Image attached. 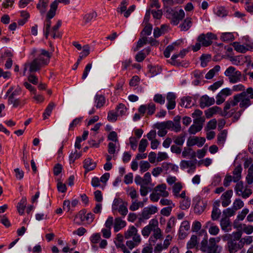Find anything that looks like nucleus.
I'll return each instance as SVG.
<instances>
[{
  "label": "nucleus",
  "mask_w": 253,
  "mask_h": 253,
  "mask_svg": "<svg viewBox=\"0 0 253 253\" xmlns=\"http://www.w3.org/2000/svg\"><path fill=\"white\" fill-rule=\"evenodd\" d=\"M143 204L142 202H136V201H132L131 205L129 207V210L131 211L137 210L140 207H143Z\"/></svg>",
  "instance_id": "338daca9"
},
{
  "label": "nucleus",
  "mask_w": 253,
  "mask_h": 253,
  "mask_svg": "<svg viewBox=\"0 0 253 253\" xmlns=\"http://www.w3.org/2000/svg\"><path fill=\"white\" fill-rule=\"evenodd\" d=\"M174 121L172 122L173 125H172V130L175 132H178L181 130V125L180 123V117L178 116L175 117L174 119Z\"/></svg>",
  "instance_id": "f704fd0d"
},
{
  "label": "nucleus",
  "mask_w": 253,
  "mask_h": 253,
  "mask_svg": "<svg viewBox=\"0 0 253 253\" xmlns=\"http://www.w3.org/2000/svg\"><path fill=\"white\" fill-rule=\"evenodd\" d=\"M176 96L173 92H169L167 94L166 99L168 102L167 107L168 110L173 109L176 106L175 99Z\"/></svg>",
  "instance_id": "2eb2a0df"
},
{
  "label": "nucleus",
  "mask_w": 253,
  "mask_h": 253,
  "mask_svg": "<svg viewBox=\"0 0 253 253\" xmlns=\"http://www.w3.org/2000/svg\"><path fill=\"white\" fill-rule=\"evenodd\" d=\"M216 39L214 34L212 33L209 32L206 34H200L197 39V42H201L204 46H208L212 43V40Z\"/></svg>",
  "instance_id": "39448f33"
},
{
  "label": "nucleus",
  "mask_w": 253,
  "mask_h": 253,
  "mask_svg": "<svg viewBox=\"0 0 253 253\" xmlns=\"http://www.w3.org/2000/svg\"><path fill=\"white\" fill-rule=\"evenodd\" d=\"M158 225V221L156 220L152 219L150 221L148 225L145 226L141 231L142 235L144 237H148L150 234L153 228Z\"/></svg>",
  "instance_id": "9d476101"
},
{
  "label": "nucleus",
  "mask_w": 253,
  "mask_h": 253,
  "mask_svg": "<svg viewBox=\"0 0 253 253\" xmlns=\"http://www.w3.org/2000/svg\"><path fill=\"white\" fill-rule=\"evenodd\" d=\"M48 0H40L37 5V8L40 11L42 15L45 13L46 7L48 5Z\"/></svg>",
  "instance_id": "2f4dec72"
},
{
  "label": "nucleus",
  "mask_w": 253,
  "mask_h": 253,
  "mask_svg": "<svg viewBox=\"0 0 253 253\" xmlns=\"http://www.w3.org/2000/svg\"><path fill=\"white\" fill-rule=\"evenodd\" d=\"M155 192H156L161 197H168L169 195V193L167 191V185L166 184H159L156 186L154 189Z\"/></svg>",
  "instance_id": "aec40b11"
},
{
  "label": "nucleus",
  "mask_w": 253,
  "mask_h": 253,
  "mask_svg": "<svg viewBox=\"0 0 253 253\" xmlns=\"http://www.w3.org/2000/svg\"><path fill=\"white\" fill-rule=\"evenodd\" d=\"M26 103L25 100L22 99L20 98H8V104L12 105L13 107L17 108L19 106L21 107Z\"/></svg>",
  "instance_id": "5701e85b"
},
{
  "label": "nucleus",
  "mask_w": 253,
  "mask_h": 253,
  "mask_svg": "<svg viewBox=\"0 0 253 253\" xmlns=\"http://www.w3.org/2000/svg\"><path fill=\"white\" fill-rule=\"evenodd\" d=\"M206 208V205L203 201H198L194 207V211L199 214L204 211Z\"/></svg>",
  "instance_id": "ea45409f"
},
{
  "label": "nucleus",
  "mask_w": 253,
  "mask_h": 253,
  "mask_svg": "<svg viewBox=\"0 0 253 253\" xmlns=\"http://www.w3.org/2000/svg\"><path fill=\"white\" fill-rule=\"evenodd\" d=\"M180 167L183 169L190 168V169L188 170V172H190V170L194 171L196 169L195 163L192 161L182 160L180 163Z\"/></svg>",
  "instance_id": "393cba45"
},
{
  "label": "nucleus",
  "mask_w": 253,
  "mask_h": 253,
  "mask_svg": "<svg viewBox=\"0 0 253 253\" xmlns=\"http://www.w3.org/2000/svg\"><path fill=\"white\" fill-rule=\"evenodd\" d=\"M126 192L127 195L129 196L132 200L134 199L135 198L138 197L137 191L135 190V189L133 187H131L130 188H127L126 190Z\"/></svg>",
  "instance_id": "13d9d810"
},
{
  "label": "nucleus",
  "mask_w": 253,
  "mask_h": 253,
  "mask_svg": "<svg viewBox=\"0 0 253 253\" xmlns=\"http://www.w3.org/2000/svg\"><path fill=\"white\" fill-rule=\"evenodd\" d=\"M180 105L181 106L185 108L191 107L193 105L192 102V97L186 96L182 98L180 100Z\"/></svg>",
  "instance_id": "72a5a7b5"
},
{
  "label": "nucleus",
  "mask_w": 253,
  "mask_h": 253,
  "mask_svg": "<svg viewBox=\"0 0 253 253\" xmlns=\"http://www.w3.org/2000/svg\"><path fill=\"white\" fill-rule=\"evenodd\" d=\"M175 223V218L174 217H171L167 223L166 232L169 233L170 232L171 228L174 226Z\"/></svg>",
  "instance_id": "6e6d98bb"
},
{
  "label": "nucleus",
  "mask_w": 253,
  "mask_h": 253,
  "mask_svg": "<svg viewBox=\"0 0 253 253\" xmlns=\"http://www.w3.org/2000/svg\"><path fill=\"white\" fill-rule=\"evenodd\" d=\"M50 57L51 54L48 51L42 49L40 50V54L37 59L42 65H46L49 62Z\"/></svg>",
  "instance_id": "4468645a"
},
{
  "label": "nucleus",
  "mask_w": 253,
  "mask_h": 253,
  "mask_svg": "<svg viewBox=\"0 0 253 253\" xmlns=\"http://www.w3.org/2000/svg\"><path fill=\"white\" fill-rule=\"evenodd\" d=\"M21 92V89L19 86H17L15 88L13 86H11L7 91L5 96L8 97V98H15L16 96L20 94Z\"/></svg>",
  "instance_id": "b1692460"
},
{
  "label": "nucleus",
  "mask_w": 253,
  "mask_h": 253,
  "mask_svg": "<svg viewBox=\"0 0 253 253\" xmlns=\"http://www.w3.org/2000/svg\"><path fill=\"white\" fill-rule=\"evenodd\" d=\"M242 171V167L239 165L235 168L233 171V174L234 175L233 177V181L234 182H238L241 177V172Z\"/></svg>",
  "instance_id": "473e14b6"
},
{
  "label": "nucleus",
  "mask_w": 253,
  "mask_h": 253,
  "mask_svg": "<svg viewBox=\"0 0 253 253\" xmlns=\"http://www.w3.org/2000/svg\"><path fill=\"white\" fill-rule=\"evenodd\" d=\"M101 239V236L99 233L93 234L90 237V241L93 244H95L99 242Z\"/></svg>",
  "instance_id": "774afa93"
},
{
  "label": "nucleus",
  "mask_w": 253,
  "mask_h": 253,
  "mask_svg": "<svg viewBox=\"0 0 253 253\" xmlns=\"http://www.w3.org/2000/svg\"><path fill=\"white\" fill-rule=\"evenodd\" d=\"M126 225L125 221L122 220L120 217H117L114 220V230L117 232Z\"/></svg>",
  "instance_id": "c756f323"
},
{
  "label": "nucleus",
  "mask_w": 253,
  "mask_h": 253,
  "mask_svg": "<svg viewBox=\"0 0 253 253\" xmlns=\"http://www.w3.org/2000/svg\"><path fill=\"white\" fill-rule=\"evenodd\" d=\"M253 99V88L251 87H248L246 91L234 95L232 99L230 98L225 103L222 116L231 117L238 110V107H234L237 106L239 103L241 108H248L252 104L251 99Z\"/></svg>",
  "instance_id": "f257e3e1"
},
{
  "label": "nucleus",
  "mask_w": 253,
  "mask_h": 253,
  "mask_svg": "<svg viewBox=\"0 0 253 253\" xmlns=\"http://www.w3.org/2000/svg\"><path fill=\"white\" fill-rule=\"evenodd\" d=\"M227 248L230 253H235L243 247L240 242L237 243L235 240H233L227 242Z\"/></svg>",
  "instance_id": "f3484780"
},
{
  "label": "nucleus",
  "mask_w": 253,
  "mask_h": 253,
  "mask_svg": "<svg viewBox=\"0 0 253 253\" xmlns=\"http://www.w3.org/2000/svg\"><path fill=\"white\" fill-rule=\"evenodd\" d=\"M224 75L228 77L230 83L233 84L239 82L242 77L241 72L236 70L235 68L232 66L229 67L226 70Z\"/></svg>",
  "instance_id": "20e7f679"
},
{
  "label": "nucleus",
  "mask_w": 253,
  "mask_h": 253,
  "mask_svg": "<svg viewBox=\"0 0 253 253\" xmlns=\"http://www.w3.org/2000/svg\"><path fill=\"white\" fill-rule=\"evenodd\" d=\"M233 195L232 190H228L222 194L221 199L222 201V206L223 207H226L231 203V200Z\"/></svg>",
  "instance_id": "a211bd4d"
},
{
  "label": "nucleus",
  "mask_w": 253,
  "mask_h": 253,
  "mask_svg": "<svg viewBox=\"0 0 253 253\" xmlns=\"http://www.w3.org/2000/svg\"><path fill=\"white\" fill-rule=\"evenodd\" d=\"M211 56L210 54H203L200 57L201 65L202 67H205L208 63L211 60Z\"/></svg>",
  "instance_id": "79ce46f5"
},
{
  "label": "nucleus",
  "mask_w": 253,
  "mask_h": 253,
  "mask_svg": "<svg viewBox=\"0 0 253 253\" xmlns=\"http://www.w3.org/2000/svg\"><path fill=\"white\" fill-rule=\"evenodd\" d=\"M96 167V163L89 158L85 159L84 161V168L85 169L86 172L93 170Z\"/></svg>",
  "instance_id": "bb28decb"
},
{
  "label": "nucleus",
  "mask_w": 253,
  "mask_h": 253,
  "mask_svg": "<svg viewBox=\"0 0 253 253\" xmlns=\"http://www.w3.org/2000/svg\"><path fill=\"white\" fill-rule=\"evenodd\" d=\"M220 210L218 208L214 206L211 212V218L212 220L214 221L217 220L220 217Z\"/></svg>",
  "instance_id": "de8ad7c7"
},
{
  "label": "nucleus",
  "mask_w": 253,
  "mask_h": 253,
  "mask_svg": "<svg viewBox=\"0 0 253 253\" xmlns=\"http://www.w3.org/2000/svg\"><path fill=\"white\" fill-rule=\"evenodd\" d=\"M148 143L146 139H142L139 143L138 150L140 152H144L147 146Z\"/></svg>",
  "instance_id": "680f3d73"
},
{
  "label": "nucleus",
  "mask_w": 253,
  "mask_h": 253,
  "mask_svg": "<svg viewBox=\"0 0 253 253\" xmlns=\"http://www.w3.org/2000/svg\"><path fill=\"white\" fill-rule=\"evenodd\" d=\"M152 231H153V234L150 236L152 237V239L157 238L160 240H162L163 239L162 231L160 228L158 227L156 228H154Z\"/></svg>",
  "instance_id": "09e8293b"
},
{
  "label": "nucleus",
  "mask_w": 253,
  "mask_h": 253,
  "mask_svg": "<svg viewBox=\"0 0 253 253\" xmlns=\"http://www.w3.org/2000/svg\"><path fill=\"white\" fill-rule=\"evenodd\" d=\"M82 155L81 153H78L77 150H75L74 152H71L69 155L70 163H73L76 160L79 159Z\"/></svg>",
  "instance_id": "5fc2aeb1"
},
{
  "label": "nucleus",
  "mask_w": 253,
  "mask_h": 253,
  "mask_svg": "<svg viewBox=\"0 0 253 253\" xmlns=\"http://www.w3.org/2000/svg\"><path fill=\"white\" fill-rule=\"evenodd\" d=\"M220 241V237H218L216 238H211L209 240V245L208 247L207 251L208 253H220L221 248L216 243Z\"/></svg>",
  "instance_id": "0eeeda50"
},
{
  "label": "nucleus",
  "mask_w": 253,
  "mask_h": 253,
  "mask_svg": "<svg viewBox=\"0 0 253 253\" xmlns=\"http://www.w3.org/2000/svg\"><path fill=\"white\" fill-rule=\"evenodd\" d=\"M179 42H173L171 45H168L164 51V54L166 58H169L170 56V52L175 49V47L178 45Z\"/></svg>",
  "instance_id": "4c0bfd02"
},
{
  "label": "nucleus",
  "mask_w": 253,
  "mask_h": 253,
  "mask_svg": "<svg viewBox=\"0 0 253 253\" xmlns=\"http://www.w3.org/2000/svg\"><path fill=\"white\" fill-rule=\"evenodd\" d=\"M221 40L223 42H228L234 39V36L232 33H223L220 37Z\"/></svg>",
  "instance_id": "a18cd8bd"
},
{
  "label": "nucleus",
  "mask_w": 253,
  "mask_h": 253,
  "mask_svg": "<svg viewBox=\"0 0 253 253\" xmlns=\"http://www.w3.org/2000/svg\"><path fill=\"white\" fill-rule=\"evenodd\" d=\"M244 206V202L240 199H236L233 204V208L237 211L242 208Z\"/></svg>",
  "instance_id": "4d7b16f0"
},
{
  "label": "nucleus",
  "mask_w": 253,
  "mask_h": 253,
  "mask_svg": "<svg viewBox=\"0 0 253 253\" xmlns=\"http://www.w3.org/2000/svg\"><path fill=\"white\" fill-rule=\"evenodd\" d=\"M192 25V19L191 18H187L184 22L180 25L181 31H187Z\"/></svg>",
  "instance_id": "e433bc0d"
},
{
  "label": "nucleus",
  "mask_w": 253,
  "mask_h": 253,
  "mask_svg": "<svg viewBox=\"0 0 253 253\" xmlns=\"http://www.w3.org/2000/svg\"><path fill=\"white\" fill-rule=\"evenodd\" d=\"M49 10L47 13L46 19L44 22V27L43 29V35L45 38L47 39L51 29L52 19L55 15L56 10L57 8V0H54L51 3Z\"/></svg>",
  "instance_id": "7ed1b4c3"
},
{
  "label": "nucleus",
  "mask_w": 253,
  "mask_h": 253,
  "mask_svg": "<svg viewBox=\"0 0 253 253\" xmlns=\"http://www.w3.org/2000/svg\"><path fill=\"white\" fill-rule=\"evenodd\" d=\"M95 98L96 108L102 107L105 103V97L102 95H96Z\"/></svg>",
  "instance_id": "37998d69"
},
{
  "label": "nucleus",
  "mask_w": 253,
  "mask_h": 253,
  "mask_svg": "<svg viewBox=\"0 0 253 253\" xmlns=\"http://www.w3.org/2000/svg\"><path fill=\"white\" fill-rule=\"evenodd\" d=\"M182 186L180 182L175 183L172 187V192L176 197H178V194L182 189Z\"/></svg>",
  "instance_id": "864d4df0"
},
{
  "label": "nucleus",
  "mask_w": 253,
  "mask_h": 253,
  "mask_svg": "<svg viewBox=\"0 0 253 253\" xmlns=\"http://www.w3.org/2000/svg\"><path fill=\"white\" fill-rule=\"evenodd\" d=\"M205 228H208L209 233L213 236H215L219 232V227L211 221L206 223Z\"/></svg>",
  "instance_id": "6ab92c4d"
},
{
  "label": "nucleus",
  "mask_w": 253,
  "mask_h": 253,
  "mask_svg": "<svg viewBox=\"0 0 253 253\" xmlns=\"http://www.w3.org/2000/svg\"><path fill=\"white\" fill-rule=\"evenodd\" d=\"M190 200L188 198H184L180 202V208L183 210H185L190 207Z\"/></svg>",
  "instance_id": "603ef678"
},
{
  "label": "nucleus",
  "mask_w": 253,
  "mask_h": 253,
  "mask_svg": "<svg viewBox=\"0 0 253 253\" xmlns=\"http://www.w3.org/2000/svg\"><path fill=\"white\" fill-rule=\"evenodd\" d=\"M185 16L183 10L180 9L178 11L172 12V22L174 25L178 24L180 20L182 19Z\"/></svg>",
  "instance_id": "4be33fe9"
},
{
  "label": "nucleus",
  "mask_w": 253,
  "mask_h": 253,
  "mask_svg": "<svg viewBox=\"0 0 253 253\" xmlns=\"http://www.w3.org/2000/svg\"><path fill=\"white\" fill-rule=\"evenodd\" d=\"M190 229V223L187 221H183L180 226L179 230V238L180 239H184L187 236V231Z\"/></svg>",
  "instance_id": "ddd939ff"
},
{
  "label": "nucleus",
  "mask_w": 253,
  "mask_h": 253,
  "mask_svg": "<svg viewBox=\"0 0 253 253\" xmlns=\"http://www.w3.org/2000/svg\"><path fill=\"white\" fill-rule=\"evenodd\" d=\"M227 134V131L225 129L222 130L217 135V144L219 145L223 146Z\"/></svg>",
  "instance_id": "c9c22d12"
},
{
  "label": "nucleus",
  "mask_w": 253,
  "mask_h": 253,
  "mask_svg": "<svg viewBox=\"0 0 253 253\" xmlns=\"http://www.w3.org/2000/svg\"><path fill=\"white\" fill-rule=\"evenodd\" d=\"M42 64L38 60V59H35L29 65V71L31 73L35 72L39 70Z\"/></svg>",
  "instance_id": "7c9ffc66"
},
{
  "label": "nucleus",
  "mask_w": 253,
  "mask_h": 253,
  "mask_svg": "<svg viewBox=\"0 0 253 253\" xmlns=\"http://www.w3.org/2000/svg\"><path fill=\"white\" fill-rule=\"evenodd\" d=\"M235 191L237 195L242 196L244 199L249 197L252 194V191L251 189L244 188L243 183L242 181L237 183L235 187Z\"/></svg>",
  "instance_id": "423d86ee"
},
{
  "label": "nucleus",
  "mask_w": 253,
  "mask_h": 253,
  "mask_svg": "<svg viewBox=\"0 0 253 253\" xmlns=\"http://www.w3.org/2000/svg\"><path fill=\"white\" fill-rule=\"evenodd\" d=\"M221 229L225 232L231 230V225L229 218L222 217L220 223Z\"/></svg>",
  "instance_id": "c85d7f7f"
},
{
  "label": "nucleus",
  "mask_w": 253,
  "mask_h": 253,
  "mask_svg": "<svg viewBox=\"0 0 253 253\" xmlns=\"http://www.w3.org/2000/svg\"><path fill=\"white\" fill-rule=\"evenodd\" d=\"M124 237L126 239L130 238L132 239V240H128L126 242V245L130 250L133 249L138 245L141 241V237L138 233V230L133 225L129 226L125 231Z\"/></svg>",
  "instance_id": "f03ea898"
},
{
  "label": "nucleus",
  "mask_w": 253,
  "mask_h": 253,
  "mask_svg": "<svg viewBox=\"0 0 253 253\" xmlns=\"http://www.w3.org/2000/svg\"><path fill=\"white\" fill-rule=\"evenodd\" d=\"M153 100L155 102L162 105L165 102V97L161 94H156L154 96Z\"/></svg>",
  "instance_id": "bf43d9fd"
},
{
  "label": "nucleus",
  "mask_w": 253,
  "mask_h": 253,
  "mask_svg": "<svg viewBox=\"0 0 253 253\" xmlns=\"http://www.w3.org/2000/svg\"><path fill=\"white\" fill-rule=\"evenodd\" d=\"M220 69V67L219 65L215 66L212 69H211L205 75V78L207 79H212L215 73L218 72Z\"/></svg>",
  "instance_id": "58836bf2"
},
{
  "label": "nucleus",
  "mask_w": 253,
  "mask_h": 253,
  "mask_svg": "<svg viewBox=\"0 0 253 253\" xmlns=\"http://www.w3.org/2000/svg\"><path fill=\"white\" fill-rule=\"evenodd\" d=\"M198 243L197 236L196 235H193L190 241L187 244V247L188 249L194 248Z\"/></svg>",
  "instance_id": "49530a36"
},
{
  "label": "nucleus",
  "mask_w": 253,
  "mask_h": 253,
  "mask_svg": "<svg viewBox=\"0 0 253 253\" xmlns=\"http://www.w3.org/2000/svg\"><path fill=\"white\" fill-rule=\"evenodd\" d=\"M85 213L84 211H81L78 214L76 215L74 218L75 223L78 225L81 224V223L84 221V219H85Z\"/></svg>",
  "instance_id": "a19ab883"
},
{
  "label": "nucleus",
  "mask_w": 253,
  "mask_h": 253,
  "mask_svg": "<svg viewBox=\"0 0 253 253\" xmlns=\"http://www.w3.org/2000/svg\"><path fill=\"white\" fill-rule=\"evenodd\" d=\"M231 90L229 88H226L222 89L216 96V103L217 105H220L223 103L226 98L231 94Z\"/></svg>",
  "instance_id": "1a4fd4ad"
},
{
  "label": "nucleus",
  "mask_w": 253,
  "mask_h": 253,
  "mask_svg": "<svg viewBox=\"0 0 253 253\" xmlns=\"http://www.w3.org/2000/svg\"><path fill=\"white\" fill-rule=\"evenodd\" d=\"M184 140L185 135L183 134H180L174 138V142L178 145L182 146L184 142Z\"/></svg>",
  "instance_id": "052dcab7"
},
{
  "label": "nucleus",
  "mask_w": 253,
  "mask_h": 253,
  "mask_svg": "<svg viewBox=\"0 0 253 253\" xmlns=\"http://www.w3.org/2000/svg\"><path fill=\"white\" fill-rule=\"evenodd\" d=\"M232 45L235 50L241 53H245L248 50H249L251 47V46L249 45L240 44L239 42H234L232 43Z\"/></svg>",
  "instance_id": "cd10ccee"
},
{
  "label": "nucleus",
  "mask_w": 253,
  "mask_h": 253,
  "mask_svg": "<svg viewBox=\"0 0 253 253\" xmlns=\"http://www.w3.org/2000/svg\"><path fill=\"white\" fill-rule=\"evenodd\" d=\"M214 98L210 97L207 95H203L200 99V106L202 108L210 106L214 104Z\"/></svg>",
  "instance_id": "f8f14e48"
},
{
  "label": "nucleus",
  "mask_w": 253,
  "mask_h": 253,
  "mask_svg": "<svg viewBox=\"0 0 253 253\" xmlns=\"http://www.w3.org/2000/svg\"><path fill=\"white\" fill-rule=\"evenodd\" d=\"M252 242L253 237L250 236H246L244 238H242L240 240V243H241V244H242V247H243L245 244L249 245L251 244Z\"/></svg>",
  "instance_id": "69168bd1"
},
{
  "label": "nucleus",
  "mask_w": 253,
  "mask_h": 253,
  "mask_svg": "<svg viewBox=\"0 0 253 253\" xmlns=\"http://www.w3.org/2000/svg\"><path fill=\"white\" fill-rule=\"evenodd\" d=\"M204 122V119L203 118L196 119L194 123V124L190 126L188 129V132L190 134H194L196 132L200 131L203 127V124Z\"/></svg>",
  "instance_id": "6e6552de"
},
{
  "label": "nucleus",
  "mask_w": 253,
  "mask_h": 253,
  "mask_svg": "<svg viewBox=\"0 0 253 253\" xmlns=\"http://www.w3.org/2000/svg\"><path fill=\"white\" fill-rule=\"evenodd\" d=\"M236 211L232 207L227 208L223 211V217L229 218L235 214Z\"/></svg>",
  "instance_id": "3c124183"
},
{
  "label": "nucleus",
  "mask_w": 253,
  "mask_h": 253,
  "mask_svg": "<svg viewBox=\"0 0 253 253\" xmlns=\"http://www.w3.org/2000/svg\"><path fill=\"white\" fill-rule=\"evenodd\" d=\"M55 106V105L53 102H51L49 103L43 114V119L45 120L47 119L50 115L51 112Z\"/></svg>",
  "instance_id": "c03bdc74"
},
{
  "label": "nucleus",
  "mask_w": 253,
  "mask_h": 253,
  "mask_svg": "<svg viewBox=\"0 0 253 253\" xmlns=\"http://www.w3.org/2000/svg\"><path fill=\"white\" fill-rule=\"evenodd\" d=\"M126 110L125 105L122 103L119 104L116 107V113L119 115H124Z\"/></svg>",
  "instance_id": "e2e57ef3"
},
{
  "label": "nucleus",
  "mask_w": 253,
  "mask_h": 253,
  "mask_svg": "<svg viewBox=\"0 0 253 253\" xmlns=\"http://www.w3.org/2000/svg\"><path fill=\"white\" fill-rule=\"evenodd\" d=\"M206 139L204 137L195 136L188 138L187 144L188 146H192L197 145L198 147H202Z\"/></svg>",
  "instance_id": "dca6fc26"
},
{
  "label": "nucleus",
  "mask_w": 253,
  "mask_h": 253,
  "mask_svg": "<svg viewBox=\"0 0 253 253\" xmlns=\"http://www.w3.org/2000/svg\"><path fill=\"white\" fill-rule=\"evenodd\" d=\"M173 125L172 121H167L161 123H157L155 125V126L158 129L166 130V129L172 130L171 126Z\"/></svg>",
  "instance_id": "a878e982"
},
{
  "label": "nucleus",
  "mask_w": 253,
  "mask_h": 253,
  "mask_svg": "<svg viewBox=\"0 0 253 253\" xmlns=\"http://www.w3.org/2000/svg\"><path fill=\"white\" fill-rule=\"evenodd\" d=\"M222 113L223 111L221 108L216 106L210 108L205 111V115L207 118H211L213 115L215 114H219L222 116Z\"/></svg>",
  "instance_id": "412c9836"
},
{
  "label": "nucleus",
  "mask_w": 253,
  "mask_h": 253,
  "mask_svg": "<svg viewBox=\"0 0 253 253\" xmlns=\"http://www.w3.org/2000/svg\"><path fill=\"white\" fill-rule=\"evenodd\" d=\"M158 211V208L156 206H151L143 209L141 212V217L143 219H149L152 214Z\"/></svg>",
  "instance_id": "9b49d317"
},
{
  "label": "nucleus",
  "mask_w": 253,
  "mask_h": 253,
  "mask_svg": "<svg viewBox=\"0 0 253 253\" xmlns=\"http://www.w3.org/2000/svg\"><path fill=\"white\" fill-rule=\"evenodd\" d=\"M97 13L94 11L86 14L84 17V20L85 23L90 22L97 17Z\"/></svg>",
  "instance_id": "8fccbe9b"
},
{
  "label": "nucleus",
  "mask_w": 253,
  "mask_h": 253,
  "mask_svg": "<svg viewBox=\"0 0 253 253\" xmlns=\"http://www.w3.org/2000/svg\"><path fill=\"white\" fill-rule=\"evenodd\" d=\"M150 167V164L147 161H141L140 163V171L143 173L146 171Z\"/></svg>",
  "instance_id": "0e129e2a"
}]
</instances>
